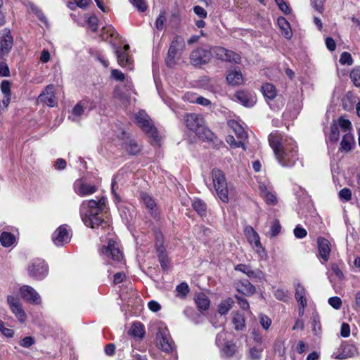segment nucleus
Wrapping results in <instances>:
<instances>
[{
	"label": "nucleus",
	"mask_w": 360,
	"mask_h": 360,
	"mask_svg": "<svg viewBox=\"0 0 360 360\" xmlns=\"http://www.w3.org/2000/svg\"><path fill=\"white\" fill-rule=\"evenodd\" d=\"M269 143L278 162L283 167H292L298 160L297 146L291 139H283L278 131L269 136Z\"/></svg>",
	"instance_id": "nucleus-1"
},
{
	"label": "nucleus",
	"mask_w": 360,
	"mask_h": 360,
	"mask_svg": "<svg viewBox=\"0 0 360 360\" xmlns=\"http://www.w3.org/2000/svg\"><path fill=\"white\" fill-rule=\"evenodd\" d=\"M105 204V199L103 197L98 200H91L82 202L80 210L84 214L83 221L87 226L94 229L105 223L102 214Z\"/></svg>",
	"instance_id": "nucleus-2"
},
{
	"label": "nucleus",
	"mask_w": 360,
	"mask_h": 360,
	"mask_svg": "<svg viewBox=\"0 0 360 360\" xmlns=\"http://www.w3.org/2000/svg\"><path fill=\"white\" fill-rule=\"evenodd\" d=\"M186 127L193 131L200 139L204 141H214L217 137L206 127L204 118L196 113H188L184 117Z\"/></svg>",
	"instance_id": "nucleus-3"
},
{
	"label": "nucleus",
	"mask_w": 360,
	"mask_h": 360,
	"mask_svg": "<svg viewBox=\"0 0 360 360\" xmlns=\"http://www.w3.org/2000/svg\"><path fill=\"white\" fill-rule=\"evenodd\" d=\"M135 123L155 143L160 141L158 132L153 121L144 110H139L134 115Z\"/></svg>",
	"instance_id": "nucleus-4"
},
{
	"label": "nucleus",
	"mask_w": 360,
	"mask_h": 360,
	"mask_svg": "<svg viewBox=\"0 0 360 360\" xmlns=\"http://www.w3.org/2000/svg\"><path fill=\"white\" fill-rule=\"evenodd\" d=\"M212 177L218 197L224 202H227L229 201V191L223 172L219 169L214 168L212 171Z\"/></svg>",
	"instance_id": "nucleus-5"
},
{
	"label": "nucleus",
	"mask_w": 360,
	"mask_h": 360,
	"mask_svg": "<svg viewBox=\"0 0 360 360\" xmlns=\"http://www.w3.org/2000/svg\"><path fill=\"white\" fill-rule=\"evenodd\" d=\"M27 272L31 278L35 280H42L48 274V265L42 259H34L27 266Z\"/></svg>",
	"instance_id": "nucleus-6"
},
{
	"label": "nucleus",
	"mask_w": 360,
	"mask_h": 360,
	"mask_svg": "<svg viewBox=\"0 0 360 360\" xmlns=\"http://www.w3.org/2000/svg\"><path fill=\"white\" fill-rule=\"evenodd\" d=\"M212 53L219 60L236 64L240 63L241 57L239 54L224 47H213L212 48Z\"/></svg>",
	"instance_id": "nucleus-7"
},
{
	"label": "nucleus",
	"mask_w": 360,
	"mask_h": 360,
	"mask_svg": "<svg viewBox=\"0 0 360 360\" xmlns=\"http://www.w3.org/2000/svg\"><path fill=\"white\" fill-rule=\"evenodd\" d=\"M212 56V50L208 51L201 48L193 50L190 55L191 63L194 66L207 64Z\"/></svg>",
	"instance_id": "nucleus-8"
},
{
	"label": "nucleus",
	"mask_w": 360,
	"mask_h": 360,
	"mask_svg": "<svg viewBox=\"0 0 360 360\" xmlns=\"http://www.w3.org/2000/svg\"><path fill=\"white\" fill-rule=\"evenodd\" d=\"M13 46V38L9 29H4L0 33V59L7 56Z\"/></svg>",
	"instance_id": "nucleus-9"
},
{
	"label": "nucleus",
	"mask_w": 360,
	"mask_h": 360,
	"mask_svg": "<svg viewBox=\"0 0 360 360\" xmlns=\"http://www.w3.org/2000/svg\"><path fill=\"white\" fill-rule=\"evenodd\" d=\"M71 230L65 224L60 226L53 233L52 240L55 245L63 246L70 241Z\"/></svg>",
	"instance_id": "nucleus-10"
},
{
	"label": "nucleus",
	"mask_w": 360,
	"mask_h": 360,
	"mask_svg": "<svg viewBox=\"0 0 360 360\" xmlns=\"http://www.w3.org/2000/svg\"><path fill=\"white\" fill-rule=\"evenodd\" d=\"M7 302L11 311L14 314L18 321L22 323L25 322L27 319V315L22 307L19 298L11 295H8Z\"/></svg>",
	"instance_id": "nucleus-11"
},
{
	"label": "nucleus",
	"mask_w": 360,
	"mask_h": 360,
	"mask_svg": "<svg viewBox=\"0 0 360 360\" xmlns=\"http://www.w3.org/2000/svg\"><path fill=\"white\" fill-rule=\"evenodd\" d=\"M140 198L150 216L155 219L159 220L160 219V212L154 199L145 192L140 193Z\"/></svg>",
	"instance_id": "nucleus-12"
},
{
	"label": "nucleus",
	"mask_w": 360,
	"mask_h": 360,
	"mask_svg": "<svg viewBox=\"0 0 360 360\" xmlns=\"http://www.w3.org/2000/svg\"><path fill=\"white\" fill-rule=\"evenodd\" d=\"M22 297L28 302L34 304H40L41 299L39 293L30 285H22L19 289Z\"/></svg>",
	"instance_id": "nucleus-13"
},
{
	"label": "nucleus",
	"mask_w": 360,
	"mask_h": 360,
	"mask_svg": "<svg viewBox=\"0 0 360 360\" xmlns=\"http://www.w3.org/2000/svg\"><path fill=\"white\" fill-rule=\"evenodd\" d=\"M357 353L356 348L346 342L342 343L338 350L333 354V356L336 359H345L354 356Z\"/></svg>",
	"instance_id": "nucleus-14"
},
{
	"label": "nucleus",
	"mask_w": 360,
	"mask_h": 360,
	"mask_svg": "<svg viewBox=\"0 0 360 360\" xmlns=\"http://www.w3.org/2000/svg\"><path fill=\"white\" fill-rule=\"evenodd\" d=\"M158 346L165 352H171L175 345L172 339L165 332H159L157 334Z\"/></svg>",
	"instance_id": "nucleus-15"
},
{
	"label": "nucleus",
	"mask_w": 360,
	"mask_h": 360,
	"mask_svg": "<svg viewBox=\"0 0 360 360\" xmlns=\"http://www.w3.org/2000/svg\"><path fill=\"white\" fill-rule=\"evenodd\" d=\"M306 290L300 283H297L295 286V297L299 303V314H304V308L307 305V300L306 298Z\"/></svg>",
	"instance_id": "nucleus-16"
},
{
	"label": "nucleus",
	"mask_w": 360,
	"mask_h": 360,
	"mask_svg": "<svg viewBox=\"0 0 360 360\" xmlns=\"http://www.w3.org/2000/svg\"><path fill=\"white\" fill-rule=\"evenodd\" d=\"M129 49V46L128 44H125L122 48H117L115 50V54L117 56L118 63L124 67L127 65H129L130 58L129 57L128 51Z\"/></svg>",
	"instance_id": "nucleus-17"
},
{
	"label": "nucleus",
	"mask_w": 360,
	"mask_h": 360,
	"mask_svg": "<svg viewBox=\"0 0 360 360\" xmlns=\"http://www.w3.org/2000/svg\"><path fill=\"white\" fill-rule=\"evenodd\" d=\"M53 89V85H48L45 91L39 96V100L45 103L49 106H54L56 103Z\"/></svg>",
	"instance_id": "nucleus-18"
},
{
	"label": "nucleus",
	"mask_w": 360,
	"mask_h": 360,
	"mask_svg": "<svg viewBox=\"0 0 360 360\" xmlns=\"http://www.w3.org/2000/svg\"><path fill=\"white\" fill-rule=\"evenodd\" d=\"M354 145L355 141L353 135L351 133H347L342 137L339 150L340 152L348 153L352 149Z\"/></svg>",
	"instance_id": "nucleus-19"
},
{
	"label": "nucleus",
	"mask_w": 360,
	"mask_h": 360,
	"mask_svg": "<svg viewBox=\"0 0 360 360\" xmlns=\"http://www.w3.org/2000/svg\"><path fill=\"white\" fill-rule=\"evenodd\" d=\"M104 259L119 262L122 259V252L120 249H101L100 252Z\"/></svg>",
	"instance_id": "nucleus-20"
},
{
	"label": "nucleus",
	"mask_w": 360,
	"mask_h": 360,
	"mask_svg": "<svg viewBox=\"0 0 360 360\" xmlns=\"http://www.w3.org/2000/svg\"><path fill=\"white\" fill-rule=\"evenodd\" d=\"M239 292L245 295H251L255 292V288L248 280L241 281L236 284Z\"/></svg>",
	"instance_id": "nucleus-21"
},
{
	"label": "nucleus",
	"mask_w": 360,
	"mask_h": 360,
	"mask_svg": "<svg viewBox=\"0 0 360 360\" xmlns=\"http://www.w3.org/2000/svg\"><path fill=\"white\" fill-rule=\"evenodd\" d=\"M122 146L130 155H135L141 151V146L134 139H127L123 142Z\"/></svg>",
	"instance_id": "nucleus-22"
},
{
	"label": "nucleus",
	"mask_w": 360,
	"mask_h": 360,
	"mask_svg": "<svg viewBox=\"0 0 360 360\" xmlns=\"http://www.w3.org/2000/svg\"><path fill=\"white\" fill-rule=\"evenodd\" d=\"M235 97L244 106H252L253 104L255 103V101L251 98L250 94L244 91H240L236 92L235 94Z\"/></svg>",
	"instance_id": "nucleus-23"
},
{
	"label": "nucleus",
	"mask_w": 360,
	"mask_h": 360,
	"mask_svg": "<svg viewBox=\"0 0 360 360\" xmlns=\"http://www.w3.org/2000/svg\"><path fill=\"white\" fill-rule=\"evenodd\" d=\"M245 235L251 245L261 246L259 236L252 227L249 226L245 229Z\"/></svg>",
	"instance_id": "nucleus-24"
},
{
	"label": "nucleus",
	"mask_w": 360,
	"mask_h": 360,
	"mask_svg": "<svg viewBox=\"0 0 360 360\" xmlns=\"http://www.w3.org/2000/svg\"><path fill=\"white\" fill-rule=\"evenodd\" d=\"M227 82L231 85H239L243 82V76L240 70H233L226 77Z\"/></svg>",
	"instance_id": "nucleus-25"
},
{
	"label": "nucleus",
	"mask_w": 360,
	"mask_h": 360,
	"mask_svg": "<svg viewBox=\"0 0 360 360\" xmlns=\"http://www.w3.org/2000/svg\"><path fill=\"white\" fill-rule=\"evenodd\" d=\"M195 302L199 310H207L210 304V301L208 297L203 293L198 294L195 297Z\"/></svg>",
	"instance_id": "nucleus-26"
},
{
	"label": "nucleus",
	"mask_w": 360,
	"mask_h": 360,
	"mask_svg": "<svg viewBox=\"0 0 360 360\" xmlns=\"http://www.w3.org/2000/svg\"><path fill=\"white\" fill-rule=\"evenodd\" d=\"M262 92L264 96L269 100H273L277 94L275 86L269 83H266L262 86Z\"/></svg>",
	"instance_id": "nucleus-27"
},
{
	"label": "nucleus",
	"mask_w": 360,
	"mask_h": 360,
	"mask_svg": "<svg viewBox=\"0 0 360 360\" xmlns=\"http://www.w3.org/2000/svg\"><path fill=\"white\" fill-rule=\"evenodd\" d=\"M278 25L280 28L283 30V35L286 39H290L292 36V32L290 30V25L288 22L283 17L278 18Z\"/></svg>",
	"instance_id": "nucleus-28"
},
{
	"label": "nucleus",
	"mask_w": 360,
	"mask_h": 360,
	"mask_svg": "<svg viewBox=\"0 0 360 360\" xmlns=\"http://www.w3.org/2000/svg\"><path fill=\"white\" fill-rule=\"evenodd\" d=\"M159 262L164 270H167L169 267V260L166 249H157Z\"/></svg>",
	"instance_id": "nucleus-29"
},
{
	"label": "nucleus",
	"mask_w": 360,
	"mask_h": 360,
	"mask_svg": "<svg viewBox=\"0 0 360 360\" xmlns=\"http://www.w3.org/2000/svg\"><path fill=\"white\" fill-rule=\"evenodd\" d=\"M192 207L195 211L200 217H205L207 214V205L206 204L200 199H195L192 202Z\"/></svg>",
	"instance_id": "nucleus-30"
},
{
	"label": "nucleus",
	"mask_w": 360,
	"mask_h": 360,
	"mask_svg": "<svg viewBox=\"0 0 360 360\" xmlns=\"http://www.w3.org/2000/svg\"><path fill=\"white\" fill-rule=\"evenodd\" d=\"M15 240V236L9 232L4 231L0 235V242L4 247H9L12 245Z\"/></svg>",
	"instance_id": "nucleus-31"
},
{
	"label": "nucleus",
	"mask_w": 360,
	"mask_h": 360,
	"mask_svg": "<svg viewBox=\"0 0 360 360\" xmlns=\"http://www.w3.org/2000/svg\"><path fill=\"white\" fill-rule=\"evenodd\" d=\"M174 47V46H170L168 50L167 56L165 58L166 65L169 68L173 67L176 64L175 59L179 51Z\"/></svg>",
	"instance_id": "nucleus-32"
},
{
	"label": "nucleus",
	"mask_w": 360,
	"mask_h": 360,
	"mask_svg": "<svg viewBox=\"0 0 360 360\" xmlns=\"http://www.w3.org/2000/svg\"><path fill=\"white\" fill-rule=\"evenodd\" d=\"M130 334L134 337L142 338L145 334L143 326L139 322L134 323L130 329Z\"/></svg>",
	"instance_id": "nucleus-33"
},
{
	"label": "nucleus",
	"mask_w": 360,
	"mask_h": 360,
	"mask_svg": "<svg viewBox=\"0 0 360 360\" xmlns=\"http://www.w3.org/2000/svg\"><path fill=\"white\" fill-rule=\"evenodd\" d=\"M234 301L231 298H228L223 300L219 305L218 311L221 315L226 314L232 308Z\"/></svg>",
	"instance_id": "nucleus-34"
},
{
	"label": "nucleus",
	"mask_w": 360,
	"mask_h": 360,
	"mask_svg": "<svg viewBox=\"0 0 360 360\" xmlns=\"http://www.w3.org/2000/svg\"><path fill=\"white\" fill-rule=\"evenodd\" d=\"M190 291L188 285L183 282L176 287V296L181 299L185 298Z\"/></svg>",
	"instance_id": "nucleus-35"
},
{
	"label": "nucleus",
	"mask_w": 360,
	"mask_h": 360,
	"mask_svg": "<svg viewBox=\"0 0 360 360\" xmlns=\"http://www.w3.org/2000/svg\"><path fill=\"white\" fill-rule=\"evenodd\" d=\"M119 34L117 31L112 26H106L103 28L101 37L103 40H107L109 37H118Z\"/></svg>",
	"instance_id": "nucleus-36"
},
{
	"label": "nucleus",
	"mask_w": 360,
	"mask_h": 360,
	"mask_svg": "<svg viewBox=\"0 0 360 360\" xmlns=\"http://www.w3.org/2000/svg\"><path fill=\"white\" fill-rule=\"evenodd\" d=\"M96 191V188L95 186L88 184H82L79 188V195H87L95 193Z\"/></svg>",
	"instance_id": "nucleus-37"
},
{
	"label": "nucleus",
	"mask_w": 360,
	"mask_h": 360,
	"mask_svg": "<svg viewBox=\"0 0 360 360\" xmlns=\"http://www.w3.org/2000/svg\"><path fill=\"white\" fill-rule=\"evenodd\" d=\"M338 125L344 132L350 133V131L352 130V123L349 120L345 119L342 117H340L338 120Z\"/></svg>",
	"instance_id": "nucleus-38"
},
{
	"label": "nucleus",
	"mask_w": 360,
	"mask_h": 360,
	"mask_svg": "<svg viewBox=\"0 0 360 360\" xmlns=\"http://www.w3.org/2000/svg\"><path fill=\"white\" fill-rule=\"evenodd\" d=\"M339 138L340 132L338 126L334 122L330 126V133L329 134L328 139L330 141L335 143L339 140Z\"/></svg>",
	"instance_id": "nucleus-39"
},
{
	"label": "nucleus",
	"mask_w": 360,
	"mask_h": 360,
	"mask_svg": "<svg viewBox=\"0 0 360 360\" xmlns=\"http://www.w3.org/2000/svg\"><path fill=\"white\" fill-rule=\"evenodd\" d=\"M235 269L236 271H241L244 274H245L248 277L253 278L256 276L257 273L254 271H252L250 266L245 265V264H238Z\"/></svg>",
	"instance_id": "nucleus-40"
},
{
	"label": "nucleus",
	"mask_w": 360,
	"mask_h": 360,
	"mask_svg": "<svg viewBox=\"0 0 360 360\" xmlns=\"http://www.w3.org/2000/svg\"><path fill=\"white\" fill-rule=\"evenodd\" d=\"M233 323L236 330H242L245 326V319L242 314H236L233 318Z\"/></svg>",
	"instance_id": "nucleus-41"
},
{
	"label": "nucleus",
	"mask_w": 360,
	"mask_h": 360,
	"mask_svg": "<svg viewBox=\"0 0 360 360\" xmlns=\"http://www.w3.org/2000/svg\"><path fill=\"white\" fill-rule=\"evenodd\" d=\"M274 295L277 300L283 302H287L289 298L288 291L282 288L276 289Z\"/></svg>",
	"instance_id": "nucleus-42"
},
{
	"label": "nucleus",
	"mask_w": 360,
	"mask_h": 360,
	"mask_svg": "<svg viewBox=\"0 0 360 360\" xmlns=\"http://www.w3.org/2000/svg\"><path fill=\"white\" fill-rule=\"evenodd\" d=\"M263 351V347L259 345L253 347L250 350V356L252 360H259L261 357V354Z\"/></svg>",
	"instance_id": "nucleus-43"
},
{
	"label": "nucleus",
	"mask_w": 360,
	"mask_h": 360,
	"mask_svg": "<svg viewBox=\"0 0 360 360\" xmlns=\"http://www.w3.org/2000/svg\"><path fill=\"white\" fill-rule=\"evenodd\" d=\"M350 77L356 86H360V66L356 67L350 73Z\"/></svg>",
	"instance_id": "nucleus-44"
},
{
	"label": "nucleus",
	"mask_w": 360,
	"mask_h": 360,
	"mask_svg": "<svg viewBox=\"0 0 360 360\" xmlns=\"http://www.w3.org/2000/svg\"><path fill=\"white\" fill-rule=\"evenodd\" d=\"M226 142L233 148L243 147L245 149L244 143L242 140L236 141L232 135H229L226 139Z\"/></svg>",
	"instance_id": "nucleus-45"
},
{
	"label": "nucleus",
	"mask_w": 360,
	"mask_h": 360,
	"mask_svg": "<svg viewBox=\"0 0 360 360\" xmlns=\"http://www.w3.org/2000/svg\"><path fill=\"white\" fill-rule=\"evenodd\" d=\"M236 350V346L234 344L227 342L225 343V345L222 349L224 354L226 355L227 356H231L234 353Z\"/></svg>",
	"instance_id": "nucleus-46"
},
{
	"label": "nucleus",
	"mask_w": 360,
	"mask_h": 360,
	"mask_svg": "<svg viewBox=\"0 0 360 360\" xmlns=\"http://www.w3.org/2000/svg\"><path fill=\"white\" fill-rule=\"evenodd\" d=\"M340 63L342 65H352L353 60H352L351 54L348 52H343L340 55Z\"/></svg>",
	"instance_id": "nucleus-47"
},
{
	"label": "nucleus",
	"mask_w": 360,
	"mask_h": 360,
	"mask_svg": "<svg viewBox=\"0 0 360 360\" xmlns=\"http://www.w3.org/2000/svg\"><path fill=\"white\" fill-rule=\"evenodd\" d=\"M328 304L335 309H340L342 306V300L339 297H331L328 299Z\"/></svg>",
	"instance_id": "nucleus-48"
},
{
	"label": "nucleus",
	"mask_w": 360,
	"mask_h": 360,
	"mask_svg": "<svg viewBox=\"0 0 360 360\" xmlns=\"http://www.w3.org/2000/svg\"><path fill=\"white\" fill-rule=\"evenodd\" d=\"M34 343L35 340L31 336L25 337L19 342L20 345L25 348H29Z\"/></svg>",
	"instance_id": "nucleus-49"
},
{
	"label": "nucleus",
	"mask_w": 360,
	"mask_h": 360,
	"mask_svg": "<svg viewBox=\"0 0 360 360\" xmlns=\"http://www.w3.org/2000/svg\"><path fill=\"white\" fill-rule=\"evenodd\" d=\"M281 224L278 219H274L273 224L271 226L270 235L274 237L278 235L281 231Z\"/></svg>",
	"instance_id": "nucleus-50"
},
{
	"label": "nucleus",
	"mask_w": 360,
	"mask_h": 360,
	"mask_svg": "<svg viewBox=\"0 0 360 360\" xmlns=\"http://www.w3.org/2000/svg\"><path fill=\"white\" fill-rule=\"evenodd\" d=\"M259 318L260 324L262 325V328L265 330H267L271 324V319L264 314H260Z\"/></svg>",
	"instance_id": "nucleus-51"
},
{
	"label": "nucleus",
	"mask_w": 360,
	"mask_h": 360,
	"mask_svg": "<svg viewBox=\"0 0 360 360\" xmlns=\"http://www.w3.org/2000/svg\"><path fill=\"white\" fill-rule=\"evenodd\" d=\"M339 197L340 199L345 201H349L352 198V191L347 188H344L339 192Z\"/></svg>",
	"instance_id": "nucleus-52"
},
{
	"label": "nucleus",
	"mask_w": 360,
	"mask_h": 360,
	"mask_svg": "<svg viewBox=\"0 0 360 360\" xmlns=\"http://www.w3.org/2000/svg\"><path fill=\"white\" fill-rule=\"evenodd\" d=\"M170 46H174V49L179 50L184 46V39L181 36H176Z\"/></svg>",
	"instance_id": "nucleus-53"
},
{
	"label": "nucleus",
	"mask_w": 360,
	"mask_h": 360,
	"mask_svg": "<svg viewBox=\"0 0 360 360\" xmlns=\"http://www.w3.org/2000/svg\"><path fill=\"white\" fill-rule=\"evenodd\" d=\"M111 77L116 81L123 82L125 79V75L120 70L113 69L111 71Z\"/></svg>",
	"instance_id": "nucleus-54"
},
{
	"label": "nucleus",
	"mask_w": 360,
	"mask_h": 360,
	"mask_svg": "<svg viewBox=\"0 0 360 360\" xmlns=\"http://www.w3.org/2000/svg\"><path fill=\"white\" fill-rule=\"evenodd\" d=\"M131 3L139 11L144 12L147 9V5L144 0H131Z\"/></svg>",
	"instance_id": "nucleus-55"
},
{
	"label": "nucleus",
	"mask_w": 360,
	"mask_h": 360,
	"mask_svg": "<svg viewBox=\"0 0 360 360\" xmlns=\"http://www.w3.org/2000/svg\"><path fill=\"white\" fill-rule=\"evenodd\" d=\"M11 84L8 80H4L1 83V90L4 96H11Z\"/></svg>",
	"instance_id": "nucleus-56"
},
{
	"label": "nucleus",
	"mask_w": 360,
	"mask_h": 360,
	"mask_svg": "<svg viewBox=\"0 0 360 360\" xmlns=\"http://www.w3.org/2000/svg\"><path fill=\"white\" fill-rule=\"evenodd\" d=\"M235 133L239 140H245L247 138V133L245 131L244 129L236 124V127L234 129Z\"/></svg>",
	"instance_id": "nucleus-57"
},
{
	"label": "nucleus",
	"mask_w": 360,
	"mask_h": 360,
	"mask_svg": "<svg viewBox=\"0 0 360 360\" xmlns=\"http://www.w3.org/2000/svg\"><path fill=\"white\" fill-rule=\"evenodd\" d=\"M155 248H163V235L162 233L158 231L155 230Z\"/></svg>",
	"instance_id": "nucleus-58"
},
{
	"label": "nucleus",
	"mask_w": 360,
	"mask_h": 360,
	"mask_svg": "<svg viewBox=\"0 0 360 360\" xmlns=\"http://www.w3.org/2000/svg\"><path fill=\"white\" fill-rule=\"evenodd\" d=\"M264 198L269 205H275L277 202L276 195L270 192H265L264 193Z\"/></svg>",
	"instance_id": "nucleus-59"
},
{
	"label": "nucleus",
	"mask_w": 360,
	"mask_h": 360,
	"mask_svg": "<svg viewBox=\"0 0 360 360\" xmlns=\"http://www.w3.org/2000/svg\"><path fill=\"white\" fill-rule=\"evenodd\" d=\"M330 252V249H319V252L316 255L323 260L322 263H323L328 260Z\"/></svg>",
	"instance_id": "nucleus-60"
},
{
	"label": "nucleus",
	"mask_w": 360,
	"mask_h": 360,
	"mask_svg": "<svg viewBox=\"0 0 360 360\" xmlns=\"http://www.w3.org/2000/svg\"><path fill=\"white\" fill-rule=\"evenodd\" d=\"M313 330L315 334H318L321 332V326L319 320V317L317 315L313 316Z\"/></svg>",
	"instance_id": "nucleus-61"
},
{
	"label": "nucleus",
	"mask_w": 360,
	"mask_h": 360,
	"mask_svg": "<svg viewBox=\"0 0 360 360\" xmlns=\"http://www.w3.org/2000/svg\"><path fill=\"white\" fill-rule=\"evenodd\" d=\"M294 234L296 238H302L307 236V232L304 228L297 226L294 229Z\"/></svg>",
	"instance_id": "nucleus-62"
},
{
	"label": "nucleus",
	"mask_w": 360,
	"mask_h": 360,
	"mask_svg": "<svg viewBox=\"0 0 360 360\" xmlns=\"http://www.w3.org/2000/svg\"><path fill=\"white\" fill-rule=\"evenodd\" d=\"M318 248H330L333 244L328 239L323 237H319L317 239Z\"/></svg>",
	"instance_id": "nucleus-63"
},
{
	"label": "nucleus",
	"mask_w": 360,
	"mask_h": 360,
	"mask_svg": "<svg viewBox=\"0 0 360 360\" xmlns=\"http://www.w3.org/2000/svg\"><path fill=\"white\" fill-rule=\"evenodd\" d=\"M194 13L201 18H206L207 16V13L205 10L204 8L200 6H195L193 7Z\"/></svg>",
	"instance_id": "nucleus-64"
}]
</instances>
